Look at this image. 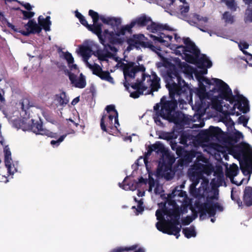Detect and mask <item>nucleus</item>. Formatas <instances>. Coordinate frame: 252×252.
<instances>
[{
	"instance_id": "nucleus-25",
	"label": "nucleus",
	"mask_w": 252,
	"mask_h": 252,
	"mask_svg": "<svg viewBox=\"0 0 252 252\" xmlns=\"http://www.w3.org/2000/svg\"><path fill=\"white\" fill-rule=\"evenodd\" d=\"M26 30H29L32 34L39 33L42 28L37 24L34 19H31L29 21L27 24L25 25Z\"/></svg>"
},
{
	"instance_id": "nucleus-22",
	"label": "nucleus",
	"mask_w": 252,
	"mask_h": 252,
	"mask_svg": "<svg viewBox=\"0 0 252 252\" xmlns=\"http://www.w3.org/2000/svg\"><path fill=\"white\" fill-rule=\"evenodd\" d=\"M239 169L238 166L236 164H232L229 168H227L225 171V175L226 177L229 178L231 182L235 185H240L236 182L234 181V177L238 174Z\"/></svg>"
},
{
	"instance_id": "nucleus-48",
	"label": "nucleus",
	"mask_w": 252,
	"mask_h": 252,
	"mask_svg": "<svg viewBox=\"0 0 252 252\" xmlns=\"http://www.w3.org/2000/svg\"><path fill=\"white\" fill-rule=\"evenodd\" d=\"M231 198L238 204L239 208H243L244 204H243L242 201L238 196H235L234 195L233 190H232L231 192Z\"/></svg>"
},
{
	"instance_id": "nucleus-21",
	"label": "nucleus",
	"mask_w": 252,
	"mask_h": 252,
	"mask_svg": "<svg viewBox=\"0 0 252 252\" xmlns=\"http://www.w3.org/2000/svg\"><path fill=\"white\" fill-rule=\"evenodd\" d=\"M126 178H127V177H126L125 178L122 183H119V187L124 189H126L127 188H130V189L134 190L135 189L139 187L140 184H146L147 183V179H145L142 177H140L138 179V181L137 182L134 180V183L132 184L131 187H130V184L126 185L125 183Z\"/></svg>"
},
{
	"instance_id": "nucleus-11",
	"label": "nucleus",
	"mask_w": 252,
	"mask_h": 252,
	"mask_svg": "<svg viewBox=\"0 0 252 252\" xmlns=\"http://www.w3.org/2000/svg\"><path fill=\"white\" fill-rule=\"evenodd\" d=\"M122 66L126 80L127 77L134 78L137 72L141 71L143 73L146 69L143 64L135 65V63L132 62H129L127 63H122Z\"/></svg>"
},
{
	"instance_id": "nucleus-29",
	"label": "nucleus",
	"mask_w": 252,
	"mask_h": 252,
	"mask_svg": "<svg viewBox=\"0 0 252 252\" xmlns=\"http://www.w3.org/2000/svg\"><path fill=\"white\" fill-rule=\"evenodd\" d=\"M92 50L89 46L81 45L79 47V53L85 61H87L91 56Z\"/></svg>"
},
{
	"instance_id": "nucleus-4",
	"label": "nucleus",
	"mask_w": 252,
	"mask_h": 252,
	"mask_svg": "<svg viewBox=\"0 0 252 252\" xmlns=\"http://www.w3.org/2000/svg\"><path fill=\"white\" fill-rule=\"evenodd\" d=\"M234 157L240 160V167L245 176L249 175L250 178V171L249 169V161H252V148L249 144L242 142L234 147L231 150Z\"/></svg>"
},
{
	"instance_id": "nucleus-45",
	"label": "nucleus",
	"mask_w": 252,
	"mask_h": 252,
	"mask_svg": "<svg viewBox=\"0 0 252 252\" xmlns=\"http://www.w3.org/2000/svg\"><path fill=\"white\" fill-rule=\"evenodd\" d=\"M32 106V104L30 102L28 98H24L22 100L21 108L23 111H26L27 109Z\"/></svg>"
},
{
	"instance_id": "nucleus-58",
	"label": "nucleus",
	"mask_w": 252,
	"mask_h": 252,
	"mask_svg": "<svg viewBox=\"0 0 252 252\" xmlns=\"http://www.w3.org/2000/svg\"><path fill=\"white\" fill-rule=\"evenodd\" d=\"M158 115V111H155V115L154 116V121L157 125L159 126H162L163 125V123L160 119V117H161L160 116Z\"/></svg>"
},
{
	"instance_id": "nucleus-1",
	"label": "nucleus",
	"mask_w": 252,
	"mask_h": 252,
	"mask_svg": "<svg viewBox=\"0 0 252 252\" xmlns=\"http://www.w3.org/2000/svg\"><path fill=\"white\" fill-rule=\"evenodd\" d=\"M161 76L169 91L171 100H165L162 97L159 103L154 106L155 111H158L164 120L176 125L181 124L184 120V114L180 111H176L177 101L184 103L186 101L192 100V91L189 84L182 78L180 71L174 64L169 65L163 71Z\"/></svg>"
},
{
	"instance_id": "nucleus-2",
	"label": "nucleus",
	"mask_w": 252,
	"mask_h": 252,
	"mask_svg": "<svg viewBox=\"0 0 252 252\" xmlns=\"http://www.w3.org/2000/svg\"><path fill=\"white\" fill-rule=\"evenodd\" d=\"M214 82L216 83L217 92L219 93V97L230 104L235 103L233 107V110L237 107L243 113H247L250 111L249 101L246 97L240 94L237 89L234 90L235 95L232 94L231 89L224 81L220 79H215Z\"/></svg>"
},
{
	"instance_id": "nucleus-30",
	"label": "nucleus",
	"mask_w": 252,
	"mask_h": 252,
	"mask_svg": "<svg viewBox=\"0 0 252 252\" xmlns=\"http://www.w3.org/2000/svg\"><path fill=\"white\" fill-rule=\"evenodd\" d=\"M241 137H243L242 133L239 131H237L233 134L227 136L226 137L225 141L230 144L236 143L240 140Z\"/></svg>"
},
{
	"instance_id": "nucleus-18",
	"label": "nucleus",
	"mask_w": 252,
	"mask_h": 252,
	"mask_svg": "<svg viewBox=\"0 0 252 252\" xmlns=\"http://www.w3.org/2000/svg\"><path fill=\"white\" fill-rule=\"evenodd\" d=\"M180 219H172V220H168L167 222L169 229L173 233L172 235L175 236L177 239L180 236V232L181 230Z\"/></svg>"
},
{
	"instance_id": "nucleus-12",
	"label": "nucleus",
	"mask_w": 252,
	"mask_h": 252,
	"mask_svg": "<svg viewBox=\"0 0 252 252\" xmlns=\"http://www.w3.org/2000/svg\"><path fill=\"white\" fill-rule=\"evenodd\" d=\"M177 152V156L180 158L178 161V163L181 166H188L197 155L195 151L193 150L187 151L185 148H180Z\"/></svg>"
},
{
	"instance_id": "nucleus-47",
	"label": "nucleus",
	"mask_w": 252,
	"mask_h": 252,
	"mask_svg": "<svg viewBox=\"0 0 252 252\" xmlns=\"http://www.w3.org/2000/svg\"><path fill=\"white\" fill-rule=\"evenodd\" d=\"M174 138L173 134L170 132H162L159 136V138L166 140L167 141L171 140Z\"/></svg>"
},
{
	"instance_id": "nucleus-43",
	"label": "nucleus",
	"mask_w": 252,
	"mask_h": 252,
	"mask_svg": "<svg viewBox=\"0 0 252 252\" xmlns=\"http://www.w3.org/2000/svg\"><path fill=\"white\" fill-rule=\"evenodd\" d=\"M245 22L252 23V6H248L245 12Z\"/></svg>"
},
{
	"instance_id": "nucleus-42",
	"label": "nucleus",
	"mask_w": 252,
	"mask_h": 252,
	"mask_svg": "<svg viewBox=\"0 0 252 252\" xmlns=\"http://www.w3.org/2000/svg\"><path fill=\"white\" fill-rule=\"evenodd\" d=\"M172 197L174 198L175 196H178L181 197L187 196L186 192L181 189H178V187H176L172 191L171 194Z\"/></svg>"
},
{
	"instance_id": "nucleus-53",
	"label": "nucleus",
	"mask_w": 252,
	"mask_h": 252,
	"mask_svg": "<svg viewBox=\"0 0 252 252\" xmlns=\"http://www.w3.org/2000/svg\"><path fill=\"white\" fill-rule=\"evenodd\" d=\"M63 54H64V58L65 60H66L68 63L69 64L73 63L74 62V58L72 57L71 54L68 52H66L65 53H63Z\"/></svg>"
},
{
	"instance_id": "nucleus-61",
	"label": "nucleus",
	"mask_w": 252,
	"mask_h": 252,
	"mask_svg": "<svg viewBox=\"0 0 252 252\" xmlns=\"http://www.w3.org/2000/svg\"><path fill=\"white\" fill-rule=\"evenodd\" d=\"M170 146H171V148L172 150L176 151V154L177 155V153H178L177 151L180 149V148H184V147H183L181 146L178 145L177 144V143H176L175 141L174 142L171 141Z\"/></svg>"
},
{
	"instance_id": "nucleus-23",
	"label": "nucleus",
	"mask_w": 252,
	"mask_h": 252,
	"mask_svg": "<svg viewBox=\"0 0 252 252\" xmlns=\"http://www.w3.org/2000/svg\"><path fill=\"white\" fill-rule=\"evenodd\" d=\"M244 204L247 207L252 206V187H246L243 196Z\"/></svg>"
},
{
	"instance_id": "nucleus-56",
	"label": "nucleus",
	"mask_w": 252,
	"mask_h": 252,
	"mask_svg": "<svg viewBox=\"0 0 252 252\" xmlns=\"http://www.w3.org/2000/svg\"><path fill=\"white\" fill-rule=\"evenodd\" d=\"M197 94L201 101H202L203 100L205 99L207 95L206 92L205 91V90H203V89H201V90H198L197 91Z\"/></svg>"
},
{
	"instance_id": "nucleus-59",
	"label": "nucleus",
	"mask_w": 252,
	"mask_h": 252,
	"mask_svg": "<svg viewBox=\"0 0 252 252\" xmlns=\"http://www.w3.org/2000/svg\"><path fill=\"white\" fill-rule=\"evenodd\" d=\"M193 17L197 21H202L204 23H207L208 19L206 17H201L199 15L197 14H193Z\"/></svg>"
},
{
	"instance_id": "nucleus-41",
	"label": "nucleus",
	"mask_w": 252,
	"mask_h": 252,
	"mask_svg": "<svg viewBox=\"0 0 252 252\" xmlns=\"http://www.w3.org/2000/svg\"><path fill=\"white\" fill-rule=\"evenodd\" d=\"M138 247L137 245H134L130 247H120L112 250L110 252H129L130 251H133Z\"/></svg>"
},
{
	"instance_id": "nucleus-32",
	"label": "nucleus",
	"mask_w": 252,
	"mask_h": 252,
	"mask_svg": "<svg viewBox=\"0 0 252 252\" xmlns=\"http://www.w3.org/2000/svg\"><path fill=\"white\" fill-rule=\"evenodd\" d=\"M182 232L185 236L188 239L191 237H195L196 236V232L193 225L183 228Z\"/></svg>"
},
{
	"instance_id": "nucleus-6",
	"label": "nucleus",
	"mask_w": 252,
	"mask_h": 252,
	"mask_svg": "<svg viewBox=\"0 0 252 252\" xmlns=\"http://www.w3.org/2000/svg\"><path fill=\"white\" fill-rule=\"evenodd\" d=\"M196 207L198 209L200 213V219L206 215L207 213L210 217H213L216 214V211L222 212L223 208L219 203H214L211 199L207 198V201L204 203H200L196 202L195 203Z\"/></svg>"
},
{
	"instance_id": "nucleus-34",
	"label": "nucleus",
	"mask_w": 252,
	"mask_h": 252,
	"mask_svg": "<svg viewBox=\"0 0 252 252\" xmlns=\"http://www.w3.org/2000/svg\"><path fill=\"white\" fill-rule=\"evenodd\" d=\"M164 214L169 217L170 220H172V219L180 218L181 211L179 208L170 209L167 210Z\"/></svg>"
},
{
	"instance_id": "nucleus-24",
	"label": "nucleus",
	"mask_w": 252,
	"mask_h": 252,
	"mask_svg": "<svg viewBox=\"0 0 252 252\" xmlns=\"http://www.w3.org/2000/svg\"><path fill=\"white\" fill-rule=\"evenodd\" d=\"M101 21L105 24L111 26L112 27H119L121 24V19L119 18L107 17L103 16H99Z\"/></svg>"
},
{
	"instance_id": "nucleus-52",
	"label": "nucleus",
	"mask_w": 252,
	"mask_h": 252,
	"mask_svg": "<svg viewBox=\"0 0 252 252\" xmlns=\"http://www.w3.org/2000/svg\"><path fill=\"white\" fill-rule=\"evenodd\" d=\"M22 13L23 15V19L26 20L32 18L34 15V12L32 11H27L22 10Z\"/></svg>"
},
{
	"instance_id": "nucleus-49",
	"label": "nucleus",
	"mask_w": 252,
	"mask_h": 252,
	"mask_svg": "<svg viewBox=\"0 0 252 252\" xmlns=\"http://www.w3.org/2000/svg\"><path fill=\"white\" fill-rule=\"evenodd\" d=\"M180 13L182 15L186 16L187 13L189 12V5L188 3H186L179 6Z\"/></svg>"
},
{
	"instance_id": "nucleus-46",
	"label": "nucleus",
	"mask_w": 252,
	"mask_h": 252,
	"mask_svg": "<svg viewBox=\"0 0 252 252\" xmlns=\"http://www.w3.org/2000/svg\"><path fill=\"white\" fill-rule=\"evenodd\" d=\"M222 18L227 23H233L234 22V16L228 11H225L222 15Z\"/></svg>"
},
{
	"instance_id": "nucleus-3",
	"label": "nucleus",
	"mask_w": 252,
	"mask_h": 252,
	"mask_svg": "<svg viewBox=\"0 0 252 252\" xmlns=\"http://www.w3.org/2000/svg\"><path fill=\"white\" fill-rule=\"evenodd\" d=\"M207 163L208 159L203 155L198 156L193 165L189 169L188 176L190 180L192 182L194 186H196L200 180L203 178L204 174L210 175L213 171V168L211 164H207L200 163Z\"/></svg>"
},
{
	"instance_id": "nucleus-28",
	"label": "nucleus",
	"mask_w": 252,
	"mask_h": 252,
	"mask_svg": "<svg viewBox=\"0 0 252 252\" xmlns=\"http://www.w3.org/2000/svg\"><path fill=\"white\" fill-rule=\"evenodd\" d=\"M105 110L107 111V113H110L111 112H112V114L113 116H114V123H113V125H117V130L116 131H118V126H120V124L119 123L118 119V112L117 110L115 109V105L113 104L107 105L105 107Z\"/></svg>"
},
{
	"instance_id": "nucleus-33",
	"label": "nucleus",
	"mask_w": 252,
	"mask_h": 252,
	"mask_svg": "<svg viewBox=\"0 0 252 252\" xmlns=\"http://www.w3.org/2000/svg\"><path fill=\"white\" fill-rule=\"evenodd\" d=\"M144 82L145 81H143L142 76L141 80L137 79L136 82L131 84L130 86L134 90L145 91L148 89V87L145 85V83H144Z\"/></svg>"
},
{
	"instance_id": "nucleus-51",
	"label": "nucleus",
	"mask_w": 252,
	"mask_h": 252,
	"mask_svg": "<svg viewBox=\"0 0 252 252\" xmlns=\"http://www.w3.org/2000/svg\"><path fill=\"white\" fill-rule=\"evenodd\" d=\"M102 70V68L99 65L96 63H94V66L92 69V71L94 75L97 76L98 77L100 74Z\"/></svg>"
},
{
	"instance_id": "nucleus-35",
	"label": "nucleus",
	"mask_w": 252,
	"mask_h": 252,
	"mask_svg": "<svg viewBox=\"0 0 252 252\" xmlns=\"http://www.w3.org/2000/svg\"><path fill=\"white\" fill-rule=\"evenodd\" d=\"M194 136L188 132H183L180 136V143L183 145H188V142L190 143L191 140H193Z\"/></svg>"
},
{
	"instance_id": "nucleus-20",
	"label": "nucleus",
	"mask_w": 252,
	"mask_h": 252,
	"mask_svg": "<svg viewBox=\"0 0 252 252\" xmlns=\"http://www.w3.org/2000/svg\"><path fill=\"white\" fill-rule=\"evenodd\" d=\"M150 147L153 150V152H156L157 154H160L162 157H170L168 151L160 141H157L155 144L150 145Z\"/></svg>"
},
{
	"instance_id": "nucleus-14",
	"label": "nucleus",
	"mask_w": 252,
	"mask_h": 252,
	"mask_svg": "<svg viewBox=\"0 0 252 252\" xmlns=\"http://www.w3.org/2000/svg\"><path fill=\"white\" fill-rule=\"evenodd\" d=\"M223 134V131L220 128L210 126L208 129L201 130L199 135L200 136L206 140H209L211 138H218Z\"/></svg>"
},
{
	"instance_id": "nucleus-54",
	"label": "nucleus",
	"mask_w": 252,
	"mask_h": 252,
	"mask_svg": "<svg viewBox=\"0 0 252 252\" xmlns=\"http://www.w3.org/2000/svg\"><path fill=\"white\" fill-rule=\"evenodd\" d=\"M216 78H212L211 80L209 79H208L207 78H203V81L207 85H215V86L214 87V88L213 89L212 91L213 92H215V91L216 90L217 91V87L216 86V83L215 82H214V80Z\"/></svg>"
},
{
	"instance_id": "nucleus-63",
	"label": "nucleus",
	"mask_w": 252,
	"mask_h": 252,
	"mask_svg": "<svg viewBox=\"0 0 252 252\" xmlns=\"http://www.w3.org/2000/svg\"><path fill=\"white\" fill-rule=\"evenodd\" d=\"M4 163L5 166L7 168L9 172L11 170V167L12 165V158L11 157H8V158H4Z\"/></svg>"
},
{
	"instance_id": "nucleus-55",
	"label": "nucleus",
	"mask_w": 252,
	"mask_h": 252,
	"mask_svg": "<svg viewBox=\"0 0 252 252\" xmlns=\"http://www.w3.org/2000/svg\"><path fill=\"white\" fill-rule=\"evenodd\" d=\"M249 121V118H247L245 116L242 115L240 116L238 120L239 124H242L244 127H247V124Z\"/></svg>"
},
{
	"instance_id": "nucleus-10",
	"label": "nucleus",
	"mask_w": 252,
	"mask_h": 252,
	"mask_svg": "<svg viewBox=\"0 0 252 252\" xmlns=\"http://www.w3.org/2000/svg\"><path fill=\"white\" fill-rule=\"evenodd\" d=\"M114 116L112 112L103 114L100 120V127L103 131L109 134H113L117 130V125H113Z\"/></svg>"
},
{
	"instance_id": "nucleus-17",
	"label": "nucleus",
	"mask_w": 252,
	"mask_h": 252,
	"mask_svg": "<svg viewBox=\"0 0 252 252\" xmlns=\"http://www.w3.org/2000/svg\"><path fill=\"white\" fill-rule=\"evenodd\" d=\"M69 79L72 84L76 88L83 89L86 86V81L85 76L81 73L79 78H77V76L73 73H68Z\"/></svg>"
},
{
	"instance_id": "nucleus-36",
	"label": "nucleus",
	"mask_w": 252,
	"mask_h": 252,
	"mask_svg": "<svg viewBox=\"0 0 252 252\" xmlns=\"http://www.w3.org/2000/svg\"><path fill=\"white\" fill-rule=\"evenodd\" d=\"M96 54L98 59L101 61H108L107 58H111L113 56L112 54L107 50L105 53L102 50H97Z\"/></svg>"
},
{
	"instance_id": "nucleus-50",
	"label": "nucleus",
	"mask_w": 252,
	"mask_h": 252,
	"mask_svg": "<svg viewBox=\"0 0 252 252\" xmlns=\"http://www.w3.org/2000/svg\"><path fill=\"white\" fill-rule=\"evenodd\" d=\"M66 135H67V134H65L64 135L61 136L57 140H51L50 142V144L53 146H56L57 147L60 144V143L64 140V139L66 137Z\"/></svg>"
},
{
	"instance_id": "nucleus-57",
	"label": "nucleus",
	"mask_w": 252,
	"mask_h": 252,
	"mask_svg": "<svg viewBox=\"0 0 252 252\" xmlns=\"http://www.w3.org/2000/svg\"><path fill=\"white\" fill-rule=\"evenodd\" d=\"M104 44L102 45L104 46L105 48H108L110 50L115 53L118 51V49H117V48L113 46V45L109 44L108 43H105V39H104Z\"/></svg>"
},
{
	"instance_id": "nucleus-27",
	"label": "nucleus",
	"mask_w": 252,
	"mask_h": 252,
	"mask_svg": "<svg viewBox=\"0 0 252 252\" xmlns=\"http://www.w3.org/2000/svg\"><path fill=\"white\" fill-rule=\"evenodd\" d=\"M135 26L134 23L131 22L129 24H127L125 26L121 27L120 28L117 29V34L118 35H125L126 33L128 34L132 33V29Z\"/></svg>"
},
{
	"instance_id": "nucleus-44",
	"label": "nucleus",
	"mask_w": 252,
	"mask_h": 252,
	"mask_svg": "<svg viewBox=\"0 0 252 252\" xmlns=\"http://www.w3.org/2000/svg\"><path fill=\"white\" fill-rule=\"evenodd\" d=\"M98 77L101 79L107 81L109 82H112L113 81V78L111 77L110 73L108 71H103L102 70Z\"/></svg>"
},
{
	"instance_id": "nucleus-37",
	"label": "nucleus",
	"mask_w": 252,
	"mask_h": 252,
	"mask_svg": "<svg viewBox=\"0 0 252 252\" xmlns=\"http://www.w3.org/2000/svg\"><path fill=\"white\" fill-rule=\"evenodd\" d=\"M211 183L215 184L218 187L222 186L223 183L225 184L222 172H219L217 175V180L216 179H212Z\"/></svg>"
},
{
	"instance_id": "nucleus-62",
	"label": "nucleus",
	"mask_w": 252,
	"mask_h": 252,
	"mask_svg": "<svg viewBox=\"0 0 252 252\" xmlns=\"http://www.w3.org/2000/svg\"><path fill=\"white\" fill-rule=\"evenodd\" d=\"M193 220L191 217L188 216L182 220V223L183 225H188Z\"/></svg>"
},
{
	"instance_id": "nucleus-7",
	"label": "nucleus",
	"mask_w": 252,
	"mask_h": 252,
	"mask_svg": "<svg viewBox=\"0 0 252 252\" xmlns=\"http://www.w3.org/2000/svg\"><path fill=\"white\" fill-rule=\"evenodd\" d=\"M145 36L143 34H135L131 37L128 38L126 40L127 44L129 46H132L136 49L140 48V46L143 48H149L153 51L157 52V51H161L159 47H156L153 44L151 41H143Z\"/></svg>"
},
{
	"instance_id": "nucleus-60",
	"label": "nucleus",
	"mask_w": 252,
	"mask_h": 252,
	"mask_svg": "<svg viewBox=\"0 0 252 252\" xmlns=\"http://www.w3.org/2000/svg\"><path fill=\"white\" fill-rule=\"evenodd\" d=\"M44 133L43 135H46L51 138H57L58 137V134L57 133L53 132L49 130L45 129V131H43Z\"/></svg>"
},
{
	"instance_id": "nucleus-13",
	"label": "nucleus",
	"mask_w": 252,
	"mask_h": 252,
	"mask_svg": "<svg viewBox=\"0 0 252 252\" xmlns=\"http://www.w3.org/2000/svg\"><path fill=\"white\" fill-rule=\"evenodd\" d=\"M146 80H147V85L150 86L151 88L150 92L149 94L158 91L160 88V79L155 72H153L152 74V76L143 73V81H145Z\"/></svg>"
},
{
	"instance_id": "nucleus-38",
	"label": "nucleus",
	"mask_w": 252,
	"mask_h": 252,
	"mask_svg": "<svg viewBox=\"0 0 252 252\" xmlns=\"http://www.w3.org/2000/svg\"><path fill=\"white\" fill-rule=\"evenodd\" d=\"M38 25L45 31H49L50 30V26L51 24L48 23L44 20L42 16L40 15L38 18Z\"/></svg>"
},
{
	"instance_id": "nucleus-9",
	"label": "nucleus",
	"mask_w": 252,
	"mask_h": 252,
	"mask_svg": "<svg viewBox=\"0 0 252 252\" xmlns=\"http://www.w3.org/2000/svg\"><path fill=\"white\" fill-rule=\"evenodd\" d=\"M89 15L91 17L94 22L93 25H90L88 30L95 34L99 38V41L102 44H104L103 35L102 34V24L97 23L99 18L98 13L93 10L89 11Z\"/></svg>"
},
{
	"instance_id": "nucleus-26",
	"label": "nucleus",
	"mask_w": 252,
	"mask_h": 252,
	"mask_svg": "<svg viewBox=\"0 0 252 252\" xmlns=\"http://www.w3.org/2000/svg\"><path fill=\"white\" fill-rule=\"evenodd\" d=\"M152 21L150 17L143 15L140 17H137L135 19L131 21L132 23H134L135 26L137 25L139 27H143L148 25Z\"/></svg>"
},
{
	"instance_id": "nucleus-8",
	"label": "nucleus",
	"mask_w": 252,
	"mask_h": 252,
	"mask_svg": "<svg viewBox=\"0 0 252 252\" xmlns=\"http://www.w3.org/2000/svg\"><path fill=\"white\" fill-rule=\"evenodd\" d=\"M177 48L182 49L185 60L189 63H195L200 59V50L196 46L194 43L187 46L179 45L177 47Z\"/></svg>"
},
{
	"instance_id": "nucleus-64",
	"label": "nucleus",
	"mask_w": 252,
	"mask_h": 252,
	"mask_svg": "<svg viewBox=\"0 0 252 252\" xmlns=\"http://www.w3.org/2000/svg\"><path fill=\"white\" fill-rule=\"evenodd\" d=\"M143 92L144 91H142L136 90L135 91L130 93V96L133 98H137L140 96V95L143 94Z\"/></svg>"
},
{
	"instance_id": "nucleus-15",
	"label": "nucleus",
	"mask_w": 252,
	"mask_h": 252,
	"mask_svg": "<svg viewBox=\"0 0 252 252\" xmlns=\"http://www.w3.org/2000/svg\"><path fill=\"white\" fill-rule=\"evenodd\" d=\"M117 31L115 32L113 31L109 32L108 30H104L103 32V39L105 40V43L112 45L122 44L124 41L123 38L119 37L121 35H118Z\"/></svg>"
},
{
	"instance_id": "nucleus-19",
	"label": "nucleus",
	"mask_w": 252,
	"mask_h": 252,
	"mask_svg": "<svg viewBox=\"0 0 252 252\" xmlns=\"http://www.w3.org/2000/svg\"><path fill=\"white\" fill-rule=\"evenodd\" d=\"M31 123L29 124L28 129L31 130L33 132L36 134H40L43 135L44 131L45 129L43 128V124L41 120L35 121L33 119H31Z\"/></svg>"
},
{
	"instance_id": "nucleus-31",
	"label": "nucleus",
	"mask_w": 252,
	"mask_h": 252,
	"mask_svg": "<svg viewBox=\"0 0 252 252\" xmlns=\"http://www.w3.org/2000/svg\"><path fill=\"white\" fill-rule=\"evenodd\" d=\"M55 100L61 106L66 105L69 102V99L67 97L64 92H62L61 94H56L55 95Z\"/></svg>"
},
{
	"instance_id": "nucleus-5",
	"label": "nucleus",
	"mask_w": 252,
	"mask_h": 252,
	"mask_svg": "<svg viewBox=\"0 0 252 252\" xmlns=\"http://www.w3.org/2000/svg\"><path fill=\"white\" fill-rule=\"evenodd\" d=\"M151 22L150 25H148L147 27V30L150 31L153 33H159V34L158 36L151 34L150 37L155 43L158 42L163 43L167 47L169 46L173 36L171 35L167 34L162 32L164 30L171 31H173V29L167 24L157 23L152 21Z\"/></svg>"
},
{
	"instance_id": "nucleus-40",
	"label": "nucleus",
	"mask_w": 252,
	"mask_h": 252,
	"mask_svg": "<svg viewBox=\"0 0 252 252\" xmlns=\"http://www.w3.org/2000/svg\"><path fill=\"white\" fill-rule=\"evenodd\" d=\"M156 227L159 231H161L163 233L167 234L170 235H172L173 234V233L169 229L167 223L166 225H165L162 223L157 222L156 223Z\"/></svg>"
},
{
	"instance_id": "nucleus-16",
	"label": "nucleus",
	"mask_w": 252,
	"mask_h": 252,
	"mask_svg": "<svg viewBox=\"0 0 252 252\" xmlns=\"http://www.w3.org/2000/svg\"><path fill=\"white\" fill-rule=\"evenodd\" d=\"M194 64H195L198 68L202 69L201 71V73L202 74H207V68H210L212 66V62L205 54L202 55L198 61Z\"/></svg>"
},
{
	"instance_id": "nucleus-39",
	"label": "nucleus",
	"mask_w": 252,
	"mask_h": 252,
	"mask_svg": "<svg viewBox=\"0 0 252 252\" xmlns=\"http://www.w3.org/2000/svg\"><path fill=\"white\" fill-rule=\"evenodd\" d=\"M221 3L224 2L232 12H235L237 10V4L235 0H220Z\"/></svg>"
}]
</instances>
